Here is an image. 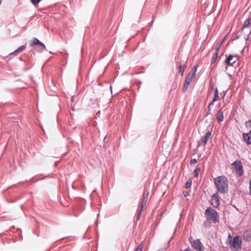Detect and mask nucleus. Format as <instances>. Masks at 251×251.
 Here are the masks:
<instances>
[{"instance_id":"nucleus-28","label":"nucleus","mask_w":251,"mask_h":251,"mask_svg":"<svg viewBox=\"0 0 251 251\" xmlns=\"http://www.w3.org/2000/svg\"><path fill=\"white\" fill-rule=\"evenodd\" d=\"M183 194L184 197H187L188 195V192H183Z\"/></svg>"},{"instance_id":"nucleus-33","label":"nucleus","mask_w":251,"mask_h":251,"mask_svg":"<svg viewBox=\"0 0 251 251\" xmlns=\"http://www.w3.org/2000/svg\"><path fill=\"white\" fill-rule=\"evenodd\" d=\"M207 114H210V107H209V108H208V110L207 112Z\"/></svg>"},{"instance_id":"nucleus-15","label":"nucleus","mask_w":251,"mask_h":251,"mask_svg":"<svg viewBox=\"0 0 251 251\" xmlns=\"http://www.w3.org/2000/svg\"><path fill=\"white\" fill-rule=\"evenodd\" d=\"M196 72H197V67L194 66L191 69V70L190 72H189L188 75L193 79L194 76L196 75Z\"/></svg>"},{"instance_id":"nucleus-26","label":"nucleus","mask_w":251,"mask_h":251,"mask_svg":"<svg viewBox=\"0 0 251 251\" xmlns=\"http://www.w3.org/2000/svg\"><path fill=\"white\" fill-rule=\"evenodd\" d=\"M197 162V159H191L190 162V163L191 165H194Z\"/></svg>"},{"instance_id":"nucleus-29","label":"nucleus","mask_w":251,"mask_h":251,"mask_svg":"<svg viewBox=\"0 0 251 251\" xmlns=\"http://www.w3.org/2000/svg\"><path fill=\"white\" fill-rule=\"evenodd\" d=\"M214 102L215 101H213V100H212V101L209 104L208 108H209V107H210L211 105H213Z\"/></svg>"},{"instance_id":"nucleus-6","label":"nucleus","mask_w":251,"mask_h":251,"mask_svg":"<svg viewBox=\"0 0 251 251\" xmlns=\"http://www.w3.org/2000/svg\"><path fill=\"white\" fill-rule=\"evenodd\" d=\"M234 249H239L241 247V239L240 236H237L233 238V241L231 246Z\"/></svg>"},{"instance_id":"nucleus-31","label":"nucleus","mask_w":251,"mask_h":251,"mask_svg":"<svg viewBox=\"0 0 251 251\" xmlns=\"http://www.w3.org/2000/svg\"><path fill=\"white\" fill-rule=\"evenodd\" d=\"M250 194L251 195V180L250 182Z\"/></svg>"},{"instance_id":"nucleus-2","label":"nucleus","mask_w":251,"mask_h":251,"mask_svg":"<svg viewBox=\"0 0 251 251\" xmlns=\"http://www.w3.org/2000/svg\"><path fill=\"white\" fill-rule=\"evenodd\" d=\"M205 215L208 220H210L214 223H216L219 220L218 213L211 207L207 208L205 212Z\"/></svg>"},{"instance_id":"nucleus-4","label":"nucleus","mask_w":251,"mask_h":251,"mask_svg":"<svg viewBox=\"0 0 251 251\" xmlns=\"http://www.w3.org/2000/svg\"><path fill=\"white\" fill-rule=\"evenodd\" d=\"M232 166L234 167L236 173L239 176H241L243 175V165L240 161L236 160L232 164Z\"/></svg>"},{"instance_id":"nucleus-22","label":"nucleus","mask_w":251,"mask_h":251,"mask_svg":"<svg viewBox=\"0 0 251 251\" xmlns=\"http://www.w3.org/2000/svg\"><path fill=\"white\" fill-rule=\"evenodd\" d=\"M41 0H31V2L35 6L37 7Z\"/></svg>"},{"instance_id":"nucleus-18","label":"nucleus","mask_w":251,"mask_h":251,"mask_svg":"<svg viewBox=\"0 0 251 251\" xmlns=\"http://www.w3.org/2000/svg\"><path fill=\"white\" fill-rule=\"evenodd\" d=\"M219 98V92L217 88H215L214 90V97L213 99V101H217Z\"/></svg>"},{"instance_id":"nucleus-27","label":"nucleus","mask_w":251,"mask_h":251,"mask_svg":"<svg viewBox=\"0 0 251 251\" xmlns=\"http://www.w3.org/2000/svg\"><path fill=\"white\" fill-rule=\"evenodd\" d=\"M201 170L200 168H197L195 171V176H196L198 175L199 173L200 172Z\"/></svg>"},{"instance_id":"nucleus-34","label":"nucleus","mask_w":251,"mask_h":251,"mask_svg":"<svg viewBox=\"0 0 251 251\" xmlns=\"http://www.w3.org/2000/svg\"><path fill=\"white\" fill-rule=\"evenodd\" d=\"M200 145H201V143H199V144H198V147L200 146Z\"/></svg>"},{"instance_id":"nucleus-30","label":"nucleus","mask_w":251,"mask_h":251,"mask_svg":"<svg viewBox=\"0 0 251 251\" xmlns=\"http://www.w3.org/2000/svg\"><path fill=\"white\" fill-rule=\"evenodd\" d=\"M75 100V96H73L71 98V102H74Z\"/></svg>"},{"instance_id":"nucleus-24","label":"nucleus","mask_w":251,"mask_h":251,"mask_svg":"<svg viewBox=\"0 0 251 251\" xmlns=\"http://www.w3.org/2000/svg\"><path fill=\"white\" fill-rule=\"evenodd\" d=\"M192 80H193V78L188 75L185 80V82L190 84V83L192 82Z\"/></svg>"},{"instance_id":"nucleus-5","label":"nucleus","mask_w":251,"mask_h":251,"mask_svg":"<svg viewBox=\"0 0 251 251\" xmlns=\"http://www.w3.org/2000/svg\"><path fill=\"white\" fill-rule=\"evenodd\" d=\"M30 45L31 46H38V47L36 48V50L40 51H43L46 49V47L44 43L39 41L38 39L34 38L33 41L31 43Z\"/></svg>"},{"instance_id":"nucleus-12","label":"nucleus","mask_w":251,"mask_h":251,"mask_svg":"<svg viewBox=\"0 0 251 251\" xmlns=\"http://www.w3.org/2000/svg\"><path fill=\"white\" fill-rule=\"evenodd\" d=\"M243 139L248 144H251V131L248 133H244Z\"/></svg>"},{"instance_id":"nucleus-25","label":"nucleus","mask_w":251,"mask_h":251,"mask_svg":"<svg viewBox=\"0 0 251 251\" xmlns=\"http://www.w3.org/2000/svg\"><path fill=\"white\" fill-rule=\"evenodd\" d=\"M203 225L205 227H209L210 226V223L208 221H206L203 223Z\"/></svg>"},{"instance_id":"nucleus-17","label":"nucleus","mask_w":251,"mask_h":251,"mask_svg":"<svg viewBox=\"0 0 251 251\" xmlns=\"http://www.w3.org/2000/svg\"><path fill=\"white\" fill-rule=\"evenodd\" d=\"M251 25V17L249 18L244 22L243 28H248Z\"/></svg>"},{"instance_id":"nucleus-19","label":"nucleus","mask_w":251,"mask_h":251,"mask_svg":"<svg viewBox=\"0 0 251 251\" xmlns=\"http://www.w3.org/2000/svg\"><path fill=\"white\" fill-rule=\"evenodd\" d=\"M186 67V65H180L179 66V72L181 73V76L183 75L184 71Z\"/></svg>"},{"instance_id":"nucleus-14","label":"nucleus","mask_w":251,"mask_h":251,"mask_svg":"<svg viewBox=\"0 0 251 251\" xmlns=\"http://www.w3.org/2000/svg\"><path fill=\"white\" fill-rule=\"evenodd\" d=\"M220 50V47L217 48L216 49L215 52L213 54L212 58L211 59V63H214L215 62L218 55V53Z\"/></svg>"},{"instance_id":"nucleus-10","label":"nucleus","mask_w":251,"mask_h":251,"mask_svg":"<svg viewBox=\"0 0 251 251\" xmlns=\"http://www.w3.org/2000/svg\"><path fill=\"white\" fill-rule=\"evenodd\" d=\"M243 238L246 241H251V230H245L243 233Z\"/></svg>"},{"instance_id":"nucleus-13","label":"nucleus","mask_w":251,"mask_h":251,"mask_svg":"<svg viewBox=\"0 0 251 251\" xmlns=\"http://www.w3.org/2000/svg\"><path fill=\"white\" fill-rule=\"evenodd\" d=\"M25 49V45H23L22 46H21L20 48H19L18 49H17L16 50H15L14 52H13L12 53H10L9 54L10 56L11 55H17L18 53L22 52L23 51H24Z\"/></svg>"},{"instance_id":"nucleus-9","label":"nucleus","mask_w":251,"mask_h":251,"mask_svg":"<svg viewBox=\"0 0 251 251\" xmlns=\"http://www.w3.org/2000/svg\"><path fill=\"white\" fill-rule=\"evenodd\" d=\"M237 60V58L235 56L232 55H229L226 59V64L228 66H232Z\"/></svg>"},{"instance_id":"nucleus-20","label":"nucleus","mask_w":251,"mask_h":251,"mask_svg":"<svg viewBox=\"0 0 251 251\" xmlns=\"http://www.w3.org/2000/svg\"><path fill=\"white\" fill-rule=\"evenodd\" d=\"M143 242H142L136 248L135 251H142L143 248Z\"/></svg>"},{"instance_id":"nucleus-11","label":"nucleus","mask_w":251,"mask_h":251,"mask_svg":"<svg viewBox=\"0 0 251 251\" xmlns=\"http://www.w3.org/2000/svg\"><path fill=\"white\" fill-rule=\"evenodd\" d=\"M211 135V132L208 131L204 136L201 137V143L204 144V146L207 144L208 140L210 138Z\"/></svg>"},{"instance_id":"nucleus-3","label":"nucleus","mask_w":251,"mask_h":251,"mask_svg":"<svg viewBox=\"0 0 251 251\" xmlns=\"http://www.w3.org/2000/svg\"><path fill=\"white\" fill-rule=\"evenodd\" d=\"M149 192L145 191L141 201L140 202L139 209L137 211L136 219L139 220L141 214V211L146 205V202L148 200Z\"/></svg>"},{"instance_id":"nucleus-32","label":"nucleus","mask_w":251,"mask_h":251,"mask_svg":"<svg viewBox=\"0 0 251 251\" xmlns=\"http://www.w3.org/2000/svg\"><path fill=\"white\" fill-rule=\"evenodd\" d=\"M183 251H192V250L191 249H190L189 248H187V249H185Z\"/></svg>"},{"instance_id":"nucleus-8","label":"nucleus","mask_w":251,"mask_h":251,"mask_svg":"<svg viewBox=\"0 0 251 251\" xmlns=\"http://www.w3.org/2000/svg\"><path fill=\"white\" fill-rule=\"evenodd\" d=\"M193 248L197 251H204V248L201 242L200 239H197L194 241Z\"/></svg>"},{"instance_id":"nucleus-23","label":"nucleus","mask_w":251,"mask_h":251,"mask_svg":"<svg viewBox=\"0 0 251 251\" xmlns=\"http://www.w3.org/2000/svg\"><path fill=\"white\" fill-rule=\"evenodd\" d=\"M192 181L190 179H189L185 184V188L186 189L189 188L191 186Z\"/></svg>"},{"instance_id":"nucleus-7","label":"nucleus","mask_w":251,"mask_h":251,"mask_svg":"<svg viewBox=\"0 0 251 251\" xmlns=\"http://www.w3.org/2000/svg\"><path fill=\"white\" fill-rule=\"evenodd\" d=\"M218 193L216 192L213 195L211 201V204L216 208L218 207L220 204Z\"/></svg>"},{"instance_id":"nucleus-21","label":"nucleus","mask_w":251,"mask_h":251,"mask_svg":"<svg viewBox=\"0 0 251 251\" xmlns=\"http://www.w3.org/2000/svg\"><path fill=\"white\" fill-rule=\"evenodd\" d=\"M189 84H189L188 83L185 82L184 85L183 87V89H182V92L183 93H185L187 91V89L188 88V86L189 85Z\"/></svg>"},{"instance_id":"nucleus-16","label":"nucleus","mask_w":251,"mask_h":251,"mask_svg":"<svg viewBox=\"0 0 251 251\" xmlns=\"http://www.w3.org/2000/svg\"><path fill=\"white\" fill-rule=\"evenodd\" d=\"M217 118L218 122H221L223 121L224 116L223 112L221 110H220L218 111L217 114Z\"/></svg>"},{"instance_id":"nucleus-1","label":"nucleus","mask_w":251,"mask_h":251,"mask_svg":"<svg viewBox=\"0 0 251 251\" xmlns=\"http://www.w3.org/2000/svg\"><path fill=\"white\" fill-rule=\"evenodd\" d=\"M217 193L226 194L228 190V181L226 177L220 176L214 179Z\"/></svg>"}]
</instances>
